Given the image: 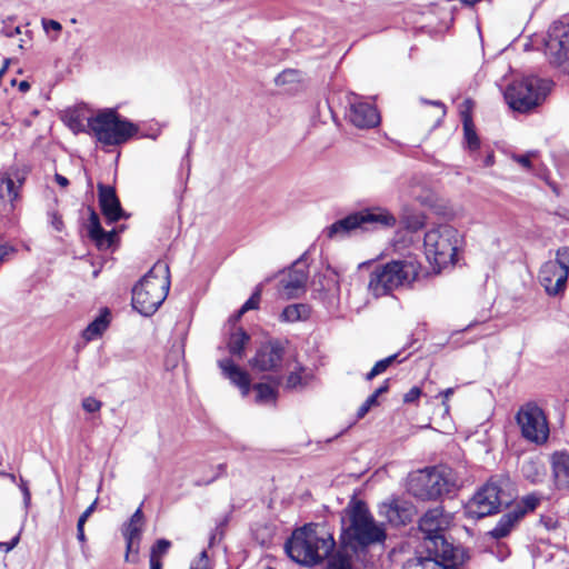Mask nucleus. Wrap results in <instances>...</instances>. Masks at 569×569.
I'll use <instances>...</instances> for the list:
<instances>
[{"mask_svg": "<svg viewBox=\"0 0 569 569\" xmlns=\"http://www.w3.org/2000/svg\"><path fill=\"white\" fill-rule=\"evenodd\" d=\"M457 487L456 473L447 467L417 470L410 473L408 481L409 491L421 500L437 499L452 492Z\"/></svg>", "mask_w": 569, "mask_h": 569, "instance_id": "obj_7", "label": "nucleus"}, {"mask_svg": "<svg viewBox=\"0 0 569 569\" xmlns=\"http://www.w3.org/2000/svg\"><path fill=\"white\" fill-rule=\"evenodd\" d=\"M218 366L222 370L223 376L236 385L240 389L242 396L246 397L250 390L249 375L234 365L230 359L219 360Z\"/></svg>", "mask_w": 569, "mask_h": 569, "instance_id": "obj_24", "label": "nucleus"}, {"mask_svg": "<svg viewBox=\"0 0 569 569\" xmlns=\"http://www.w3.org/2000/svg\"><path fill=\"white\" fill-rule=\"evenodd\" d=\"M462 562L445 561L441 556L427 552V556H418L405 562L402 569H457Z\"/></svg>", "mask_w": 569, "mask_h": 569, "instance_id": "obj_23", "label": "nucleus"}, {"mask_svg": "<svg viewBox=\"0 0 569 569\" xmlns=\"http://www.w3.org/2000/svg\"><path fill=\"white\" fill-rule=\"evenodd\" d=\"M335 546L333 536L325 525L308 523L292 532L284 549L293 561L311 567L328 558Z\"/></svg>", "mask_w": 569, "mask_h": 569, "instance_id": "obj_1", "label": "nucleus"}, {"mask_svg": "<svg viewBox=\"0 0 569 569\" xmlns=\"http://www.w3.org/2000/svg\"><path fill=\"white\" fill-rule=\"evenodd\" d=\"M12 251V248L6 246V244H0V261L10 252Z\"/></svg>", "mask_w": 569, "mask_h": 569, "instance_id": "obj_63", "label": "nucleus"}, {"mask_svg": "<svg viewBox=\"0 0 569 569\" xmlns=\"http://www.w3.org/2000/svg\"><path fill=\"white\" fill-rule=\"evenodd\" d=\"M453 392H455L453 388H447L446 390L440 392V396L443 397L442 405H443L446 411L449 410L448 400L453 395Z\"/></svg>", "mask_w": 569, "mask_h": 569, "instance_id": "obj_55", "label": "nucleus"}, {"mask_svg": "<svg viewBox=\"0 0 569 569\" xmlns=\"http://www.w3.org/2000/svg\"><path fill=\"white\" fill-rule=\"evenodd\" d=\"M93 124L100 137H113L112 142H126L131 139L156 140L162 130L158 122L138 124L120 116L112 108H107L94 119Z\"/></svg>", "mask_w": 569, "mask_h": 569, "instance_id": "obj_5", "label": "nucleus"}, {"mask_svg": "<svg viewBox=\"0 0 569 569\" xmlns=\"http://www.w3.org/2000/svg\"><path fill=\"white\" fill-rule=\"evenodd\" d=\"M311 312L310 306L306 303H295L286 307L280 316V319L284 322H296L306 320L309 318Z\"/></svg>", "mask_w": 569, "mask_h": 569, "instance_id": "obj_30", "label": "nucleus"}, {"mask_svg": "<svg viewBox=\"0 0 569 569\" xmlns=\"http://www.w3.org/2000/svg\"><path fill=\"white\" fill-rule=\"evenodd\" d=\"M517 422L522 436L537 445L545 443L549 437V427L543 411L533 403H527L517 413Z\"/></svg>", "mask_w": 569, "mask_h": 569, "instance_id": "obj_11", "label": "nucleus"}, {"mask_svg": "<svg viewBox=\"0 0 569 569\" xmlns=\"http://www.w3.org/2000/svg\"><path fill=\"white\" fill-rule=\"evenodd\" d=\"M50 218H51L50 222H51L52 227L54 228V230L61 231L63 228V222H62L61 217L58 216L56 212H52L50 214Z\"/></svg>", "mask_w": 569, "mask_h": 569, "instance_id": "obj_54", "label": "nucleus"}, {"mask_svg": "<svg viewBox=\"0 0 569 569\" xmlns=\"http://www.w3.org/2000/svg\"><path fill=\"white\" fill-rule=\"evenodd\" d=\"M171 543L169 540H166V539H159L156 545L152 547L151 549V552H150V557H156V558H159L161 559V557L163 555L167 553V551L169 550Z\"/></svg>", "mask_w": 569, "mask_h": 569, "instance_id": "obj_41", "label": "nucleus"}, {"mask_svg": "<svg viewBox=\"0 0 569 569\" xmlns=\"http://www.w3.org/2000/svg\"><path fill=\"white\" fill-rule=\"evenodd\" d=\"M388 391V381L379 387L371 396H375V400L378 401V397Z\"/></svg>", "mask_w": 569, "mask_h": 569, "instance_id": "obj_60", "label": "nucleus"}, {"mask_svg": "<svg viewBox=\"0 0 569 569\" xmlns=\"http://www.w3.org/2000/svg\"><path fill=\"white\" fill-rule=\"evenodd\" d=\"M106 109L99 110L94 116H88V109L84 106H78L63 111V122L74 132L86 131L87 129L97 138L98 142H112L113 137H100L94 129V119H97Z\"/></svg>", "mask_w": 569, "mask_h": 569, "instance_id": "obj_14", "label": "nucleus"}, {"mask_svg": "<svg viewBox=\"0 0 569 569\" xmlns=\"http://www.w3.org/2000/svg\"><path fill=\"white\" fill-rule=\"evenodd\" d=\"M421 396V389L419 387H412L408 392L403 396V401L406 403L415 402Z\"/></svg>", "mask_w": 569, "mask_h": 569, "instance_id": "obj_50", "label": "nucleus"}, {"mask_svg": "<svg viewBox=\"0 0 569 569\" xmlns=\"http://www.w3.org/2000/svg\"><path fill=\"white\" fill-rule=\"evenodd\" d=\"M451 520V515L441 507L428 510L419 522L420 531L423 533L422 548L430 555L441 556L445 561L463 562L465 550L449 543L443 536Z\"/></svg>", "mask_w": 569, "mask_h": 569, "instance_id": "obj_2", "label": "nucleus"}, {"mask_svg": "<svg viewBox=\"0 0 569 569\" xmlns=\"http://www.w3.org/2000/svg\"><path fill=\"white\" fill-rule=\"evenodd\" d=\"M169 288V266L157 261L132 289V307L143 316L153 315L166 300Z\"/></svg>", "mask_w": 569, "mask_h": 569, "instance_id": "obj_3", "label": "nucleus"}, {"mask_svg": "<svg viewBox=\"0 0 569 569\" xmlns=\"http://www.w3.org/2000/svg\"><path fill=\"white\" fill-rule=\"evenodd\" d=\"M539 498L535 495H528L526 497L522 498L521 500V503H522V508L521 509H515L513 511H523V515L528 511H532L536 509V507L539 505Z\"/></svg>", "mask_w": 569, "mask_h": 569, "instance_id": "obj_43", "label": "nucleus"}, {"mask_svg": "<svg viewBox=\"0 0 569 569\" xmlns=\"http://www.w3.org/2000/svg\"><path fill=\"white\" fill-rule=\"evenodd\" d=\"M360 229L366 231L376 227L392 228L396 226V217L386 208L372 207L357 211Z\"/></svg>", "mask_w": 569, "mask_h": 569, "instance_id": "obj_20", "label": "nucleus"}, {"mask_svg": "<svg viewBox=\"0 0 569 569\" xmlns=\"http://www.w3.org/2000/svg\"><path fill=\"white\" fill-rule=\"evenodd\" d=\"M387 517L390 522L398 523L396 517H398V509L396 507L389 506L387 510Z\"/></svg>", "mask_w": 569, "mask_h": 569, "instance_id": "obj_58", "label": "nucleus"}, {"mask_svg": "<svg viewBox=\"0 0 569 569\" xmlns=\"http://www.w3.org/2000/svg\"><path fill=\"white\" fill-rule=\"evenodd\" d=\"M308 266L303 258L295 261L286 278L281 280V292L287 299L297 298L306 290Z\"/></svg>", "mask_w": 569, "mask_h": 569, "instance_id": "obj_17", "label": "nucleus"}, {"mask_svg": "<svg viewBox=\"0 0 569 569\" xmlns=\"http://www.w3.org/2000/svg\"><path fill=\"white\" fill-rule=\"evenodd\" d=\"M397 356H389L376 362L372 369L366 375L367 380H372L375 377L383 373L396 360Z\"/></svg>", "mask_w": 569, "mask_h": 569, "instance_id": "obj_36", "label": "nucleus"}, {"mask_svg": "<svg viewBox=\"0 0 569 569\" xmlns=\"http://www.w3.org/2000/svg\"><path fill=\"white\" fill-rule=\"evenodd\" d=\"M98 197L101 211L109 222H116L124 217V211L112 187L99 183Z\"/></svg>", "mask_w": 569, "mask_h": 569, "instance_id": "obj_21", "label": "nucleus"}, {"mask_svg": "<svg viewBox=\"0 0 569 569\" xmlns=\"http://www.w3.org/2000/svg\"><path fill=\"white\" fill-rule=\"evenodd\" d=\"M262 292V287L259 284L254 292L251 295V297L242 305L238 313L232 318L234 322H237L243 313H246L249 310L258 309L260 303V297Z\"/></svg>", "mask_w": 569, "mask_h": 569, "instance_id": "obj_34", "label": "nucleus"}, {"mask_svg": "<svg viewBox=\"0 0 569 569\" xmlns=\"http://www.w3.org/2000/svg\"><path fill=\"white\" fill-rule=\"evenodd\" d=\"M568 274L558 262L549 260L545 262L538 274V281L548 296L555 297L565 292Z\"/></svg>", "mask_w": 569, "mask_h": 569, "instance_id": "obj_16", "label": "nucleus"}, {"mask_svg": "<svg viewBox=\"0 0 569 569\" xmlns=\"http://www.w3.org/2000/svg\"><path fill=\"white\" fill-rule=\"evenodd\" d=\"M462 243L459 231L450 224H439L429 229L423 238V250L428 262L437 272L457 262V253Z\"/></svg>", "mask_w": 569, "mask_h": 569, "instance_id": "obj_6", "label": "nucleus"}, {"mask_svg": "<svg viewBox=\"0 0 569 569\" xmlns=\"http://www.w3.org/2000/svg\"><path fill=\"white\" fill-rule=\"evenodd\" d=\"M150 569H162V562L161 559L153 557H150Z\"/></svg>", "mask_w": 569, "mask_h": 569, "instance_id": "obj_61", "label": "nucleus"}, {"mask_svg": "<svg viewBox=\"0 0 569 569\" xmlns=\"http://www.w3.org/2000/svg\"><path fill=\"white\" fill-rule=\"evenodd\" d=\"M357 229H360V222L357 212H355L327 227L325 233L328 238L333 239L345 237Z\"/></svg>", "mask_w": 569, "mask_h": 569, "instance_id": "obj_25", "label": "nucleus"}, {"mask_svg": "<svg viewBox=\"0 0 569 569\" xmlns=\"http://www.w3.org/2000/svg\"><path fill=\"white\" fill-rule=\"evenodd\" d=\"M97 500H94L79 517L78 522L86 523L88 518L92 515V512L96 510Z\"/></svg>", "mask_w": 569, "mask_h": 569, "instance_id": "obj_53", "label": "nucleus"}, {"mask_svg": "<svg viewBox=\"0 0 569 569\" xmlns=\"http://www.w3.org/2000/svg\"><path fill=\"white\" fill-rule=\"evenodd\" d=\"M1 32L3 36H6L8 38H12L17 34H20L21 30H20V27H18V26H12L9 22H4Z\"/></svg>", "mask_w": 569, "mask_h": 569, "instance_id": "obj_51", "label": "nucleus"}, {"mask_svg": "<svg viewBox=\"0 0 569 569\" xmlns=\"http://www.w3.org/2000/svg\"><path fill=\"white\" fill-rule=\"evenodd\" d=\"M144 526V516L141 507H139L129 521L123 526L122 535L126 539L127 551L124 559L126 561L136 562L137 555L139 551V543L141 540L142 529Z\"/></svg>", "mask_w": 569, "mask_h": 569, "instance_id": "obj_18", "label": "nucleus"}, {"mask_svg": "<svg viewBox=\"0 0 569 569\" xmlns=\"http://www.w3.org/2000/svg\"><path fill=\"white\" fill-rule=\"evenodd\" d=\"M256 391L257 403H269L274 402L277 397V390L267 383H258L253 387Z\"/></svg>", "mask_w": 569, "mask_h": 569, "instance_id": "obj_33", "label": "nucleus"}, {"mask_svg": "<svg viewBox=\"0 0 569 569\" xmlns=\"http://www.w3.org/2000/svg\"><path fill=\"white\" fill-rule=\"evenodd\" d=\"M543 523L547 527V529H555L557 527V521L551 518L543 520Z\"/></svg>", "mask_w": 569, "mask_h": 569, "instance_id": "obj_64", "label": "nucleus"}, {"mask_svg": "<svg viewBox=\"0 0 569 569\" xmlns=\"http://www.w3.org/2000/svg\"><path fill=\"white\" fill-rule=\"evenodd\" d=\"M546 54L552 63L560 64L569 52V24L553 22L545 39Z\"/></svg>", "mask_w": 569, "mask_h": 569, "instance_id": "obj_13", "label": "nucleus"}, {"mask_svg": "<svg viewBox=\"0 0 569 569\" xmlns=\"http://www.w3.org/2000/svg\"><path fill=\"white\" fill-rule=\"evenodd\" d=\"M84 525L86 523H81V522H78L77 523V538L78 540L84 545L87 539H86V535H84Z\"/></svg>", "mask_w": 569, "mask_h": 569, "instance_id": "obj_57", "label": "nucleus"}, {"mask_svg": "<svg viewBox=\"0 0 569 569\" xmlns=\"http://www.w3.org/2000/svg\"><path fill=\"white\" fill-rule=\"evenodd\" d=\"M531 153L515 156L513 159L523 168L529 169L531 164Z\"/></svg>", "mask_w": 569, "mask_h": 569, "instance_id": "obj_52", "label": "nucleus"}, {"mask_svg": "<svg viewBox=\"0 0 569 569\" xmlns=\"http://www.w3.org/2000/svg\"><path fill=\"white\" fill-rule=\"evenodd\" d=\"M521 473L530 482L538 483L543 477L542 466L533 459L525 460L521 465Z\"/></svg>", "mask_w": 569, "mask_h": 569, "instance_id": "obj_31", "label": "nucleus"}, {"mask_svg": "<svg viewBox=\"0 0 569 569\" xmlns=\"http://www.w3.org/2000/svg\"><path fill=\"white\" fill-rule=\"evenodd\" d=\"M27 174V168H11L0 174V213L9 214L14 210Z\"/></svg>", "mask_w": 569, "mask_h": 569, "instance_id": "obj_12", "label": "nucleus"}, {"mask_svg": "<svg viewBox=\"0 0 569 569\" xmlns=\"http://www.w3.org/2000/svg\"><path fill=\"white\" fill-rule=\"evenodd\" d=\"M377 405L378 401L375 400V396H369L367 400L359 407L357 411V418L362 419L369 412V410Z\"/></svg>", "mask_w": 569, "mask_h": 569, "instance_id": "obj_46", "label": "nucleus"}, {"mask_svg": "<svg viewBox=\"0 0 569 569\" xmlns=\"http://www.w3.org/2000/svg\"><path fill=\"white\" fill-rule=\"evenodd\" d=\"M18 542L19 537L17 536L9 542H0V548L3 549L6 552H9L18 545Z\"/></svg>", "mask_w": 569, "mask_h": 569, "instance_id": "obj_56", "label": "nucleus"}, {"mask_svg": "<svg viewBox=\"0 0 569 569\" xmlns=\"http://www.w3.org/2000/svg\"><path fill=\"white\" fill-rule=\"evenodd\" d=\"M410 196L423 206H430L432 203V196L429 192H427L426 194H422L416 188H413L410 191Z\"/></svg>", "mask_w": 569, "mask_h": 569, "instance_id": "obj_48", "label": "nucleus"}, {"mask_svg": "<svg viewBox=\"0 0 569 569\" xmlns=\"http://www.w3.org/2000/svg\"><path fill=\"white\" fill-rule=\"evenodd\" d=\"M327 569H352L350 558L337 553L329 559Z\"/></svg>", "mask_w": 569, "mask_h": 569, "instance_id": "obj_38", "label": "nucleus"}, {"mask_svg": "<svg viewBox=\"0 0 569 569\" xmlns=\"http://www.w3.org/2000/svg\"><path fill=\"white\" fill-rule=\"evenodd\" d=\"M41 24L47 34H49L50 31L56 32V36L52 37V40H57L58 34L62 29L61 23L52 19H42Z\"/></svg>", "mask_w": 569, "mask_h": 569, "instance_id": "obj_44", "label": "nucleus"}, {"mask_svg": "<svg viewBox=\"0 0 569 569\" xmlns=\"http://www.w3.org/2000/svg\"><path fill=\"white\" fill-rule=\"evenodd\" d=\"M190 569H209V560L206 551H202L197 560H194Z\"/></svg>", "mask_w": 569, "mask_h": 569, "instance_id": "obj_49", "label": "nucleus"}, {"mask_svg": "<svg viewBox=\"0 0 569 569\" xmlns=\"http://www.w3.org/2000/svg\"><path fill=\"white\" fill-rule=\"evenodd\" d=\"M19 488L22 492V496H23V505H24V508L28 509L30 507V503H31V492L29 490V487H28V482L23 479V478H20V482H19Z\"/></svg>", "mask_w": 569, "mask_h": 569, "instance_id": "obj_47", "label": "nucleus"}, {"mask_svg": "<svg viewBox=\"0 0 569 569\" xmlns=\"http://www.w3.org/2000/svg\"><path fill=\"white\" fill-rule=\"evenodd\" d=\"M553 485L558 490H569V453L557 451L550 457Z\"/></svg>", "mask_w": 569, "mask_h": 569, "instance_id": "obj_22", "label": "nucleus"}, {"mask_svg": "<svg viewBox=\"0 0 569 569\" xmlns=\"http://www.w3.org/2000/svg\"><path fill=\"white\" fill-rule=\"evenodd\" d=\"M88 230L91 239H93L98 247H109L112 243L114 232H107L102 229L98 214L91 211L89 217Z\"/></svg>", "mask_w": 569, "mask_h": 569, "instance_id": "obj_26", "label": "nucleus"}, {"mask_svg": "<svg viewBox=\"0 0 569 569\" xmlns=\"http://www.w3.org/2000/svg\"><path fill=\"white\" fill-rule=\"evenodd\" d=\"M350 525L347 533L361 546L382 542L386 539L385 529L378 525L362 501H355L347 508Z\"/></svg>", "mask_w": 569, "mask_h": 569, "instance_id": "obj_9", "label": "nucleus"}, {"mask_svg": "<svg viewBox=\"0 0 569 569\" xmlns=\"http://www.w3.org/2000/svg\"><path fill=\"white\" fill-rule=\"evenodd\" d=\"M463 131L466 142H477V134L475 131L473 123L467 114H463Z\"/></svg>", "mask_w": 569, "mask_h": 569, "instance_id": "obj_42", "label": "nucleus"}, {"mask_svg": "<svg viewBox=\"0 0 569 569\" xmlns=\"http://www.w3.org/2000/svg\"><path fill=\"white\" fill-rule=\"evenodd\" d=\"M301 73L298 70L288 69L279 73L276 77L274 82L279 87H284L288 90H291L296 84L301 82Z\"/></svg>", "mask_w": 569, "mask_h": 569, "instance_id": "obj_32", "label": "nucleus"}, {"mask_svg": "<svg viewBox=\"0 0 569 569\" xmlns=\"http://www.w3.org/2000/svg\"><path fill=\"white\" fill-rule=\"evenodd\" d=\"M388 391V381L379 387L371 396H375V400L378 401V397Z\"/></svg>", "mask_w": 569, "mask_h": 569, "instance_id": "obj_59", "label": "nucleus"}, {"mask_svg": "<svg viewBox=\"0 0 569 569\" xmlns=\"http://www.w3.org/2000/svg\"><path fill=\"white\" fill-rule=\"evenodd\" d=\"M305 369L300 366L296 367L288 376L286 381L287 389H298L307 385V375L302 376Z\"/></svg>", "mask_w": 569, "mask_h": 569, "instance_id": "obj_35", "label": "nucleus"}, {"mask_svg": "<svg viewBox=\"0 0 569 569\" xmlns=\"http://www.w3.org/2000/svg\"><path fill=\"white\" fill-rule=\"evenodd\" d=\"M250 341V336L242 329L236 328L228 339V350L232 356L242 358L244 348Z\"/></svg>", "mask_w": 569, "mask_h": 569, "instance_id": "obj_29", "label": "nucleus"}, {"mask_svg": "<svg viewBox=\"0 0 569 569\" xmlns=\"http://www.w3.org/2000/svg\"><path fill=\"white\" fill-rule=\"evenodd\" d=\"M551 90L549 80L527 77L510 83L505 91V100L513 110L529 112L540 106Z\"/></svg>", "mask_w": 569, "mask_h": 569, "instance_id": "obj_8", "label": "nucleus"}, {"mask_svg": "<svg viewBox=\"0 0 569 569\" xmlns=\"http://www.w3.org/2000/svg\"><path fill=\"white\" fill-rule=\"evenodd\" d=\"M522 516L523 511H509L500 518L496 527L489 533L496 539L505 538L510 533Z\"/></svg>", "mask_w": 569, "mask_h": 569, "instance_id": "obj_28", "label": "nucleus"}, {"mask_svg": "<svg viewBox=\"0 0 569 569\" xmlns=\"http://www.w3.org/2000/svg\"><path fill=\"white\" fill-rule=\"evenodd\" d=\"M401 221L408 230L417 231L423 227L425 217L422 214H408L403 212Z\"/></svg>", "mask_w": 569, "mask_h": 569, "instance_id": "obj_37", "label": "nucleus"}, {"mask_svg": "<svg viewBox=\"0 0 569 569\" xmlns=\"http://www.w3.org/2000/svg\"><path fill=\"white\" fill-rule=\"evenodd\" d=\"M82 409L88 413L99 412L102 402L94 397H86L81 402Z\"/></svg>", "mask_w": 569, "mask_h": 569, "instance_id": "obj_40", "label": "nucleus"}, {"mask_svg": "<svg viewBox=\"0 0 569 569\" xmlns=\"http://www.w3.org/2000/svg\"><path fill=\"white\" fill-rule=\"evenodd\" d=\"M503 481H488L467 502L466 515L473 519H480L499 511L502 505H508L510 495L506 493Z\"/></svg>", "mask_w": 569, "mask_h": 569, "instance_id": "obj_10", "label": "nucleus"}, {"mask_svg": "<svg viewBox=\"0 0 569 569\" xmlns=\"http://www.w3.org/2000/svg\"><path fill=\"white\" fill-rule=\"evenodd\" d=\"M283 357V345L278 340H270L258 348L250 365L258 371H276L281 367Z\"/></svg>", "mask_w": 569, "mask_h": 569, "instance_id": "obj_15", "label": "nucleus"}, {"mask_svg": "<svg viewBox=\"0 0 569 569\" xmlns=\"http://www.w3.org/2000/svg\"><path fill=\"white\" fill-rule=\"evenodd\" d=\"M56 181L61 187H67L69 184V180L66 177L58 173L56 174Z\"/></svg>", "mask_w": 569, "mask_h": 569, "instance_id": "obj_62", "label": "nucleus"}, {"mask_svg": "<svg viewBox=\"0 0 569 569\" xmlns=\"http://www.w3.org/2000/svg\"><path fill=\"white\" fill-rule=\"evenodd\" d=\"M420 264L412 259L391 260L376 266L369 274L368 291L380 298L410 286L418 277Z\"/></svg>", "mask_w": 569, "mask_h": 569, "instance_id": "obj_4", "label": "nucleus"}, {"mask_svg": "<svg viewBox=\"0 0 569 569\" xmlns=\"http://www.w3.org/2000/svg\"><path fill=\"white\" fill-rule=\"evenodd\" d=\"M555 262H558L563 269H566L567 274H569V248L563 247L557 250Z\"/></svg>", "mask_w": 569, "mask_h": 569, "instance_id": "obj_45", "label": "nucleus"}, {"mask_svg": "<svg viewBox=\"0 0 569 569\" xmlns=\"http://www.w3.org/2000/svg\"><path fill=\"white\" fill-rule=\"evenodd\" d=\"M110 325V312L103 309L101 313L88 325L84 329L82 337L87 341L94 340L102 336Z\"/></svg>", "mask_w": 569, "mask_h": 569, "instance_id": "obj_27", "label": "nucleus"}, {"mask_svg": "<svg viewBox=\"0 0 569 569\" xmlns=\"http://www.w3.org/2000/svg\"><path fill=\"white\" fill-rule=\"evenodd\" d=\"M348 118L353 126L360 129L372 128L380 122L377 109L370 103L358 100L353 94L349 97Z\"/></svg>", "mask_w": 569, "mask_h": 569, "instance_id": "obj_19", "label": "nucleus"}, {"mask_svg": "<svg viewBox=\"0 0 569 569\" xmlns=\"http://www.w3.org/2000/svg\"><path fill=\"white\" fill-rule=\"evenodd\" d=\"M431 109V121L438 123L446 116V107L440 101H425Z\"/></svg>", "mask_w": 569, "mask_h": 569, "instance_id": "obj_39", "label": "nucleus"}]
</instances>
